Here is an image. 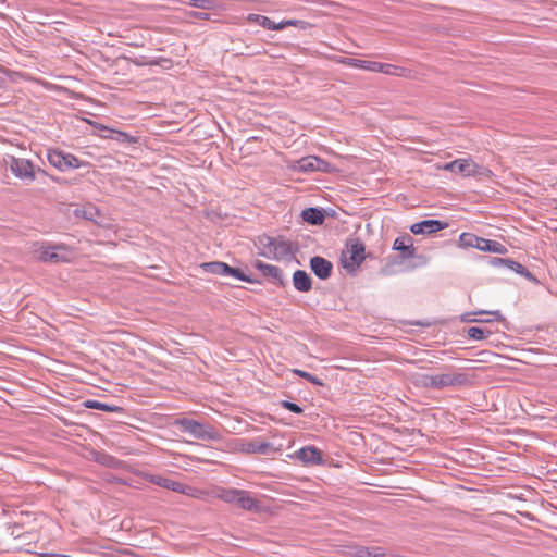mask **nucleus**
Returning a JSON list of instances; mask_svg holds the SVG:
<instances>
[{
	"label": "nucleus",
	"mask_w": 557,
	"mask_h": 557,
	"mask_svg": "<svg viewBox=\"0 0 557 557\" xmlns=\"http://www.w3.org/2000/svg\"><path fill=\"white\" fill-rule=\"evenodd\" d=\"M419 386L425 388H444L453 386H461L468 383V377L463 373L445 372L433 374H420L416 379Z\"/></svg>",
	"instance_id": "1"
},
{
	"label": "nucleus",
	"mask_w": 557,
	"mask_h": 557,
	"mask_svg": "<svg viewBox=\"0 0 557 557\" xmlns=\"http://www.w3.org/2000/svg\"><path fill=\"white\" fill-rule=\"evenodd\" d=\"M437 170L456 172L465 177L490 176L491 171L480 166L471 158L456 159L446 164H436Z\"/></svg>",
	"instance_id": "2"
},
{
	"label": "nucleus",
	"mask_w": 557,
	"mask_h": 557,
	"mask_svg": "<svg viewBox=\"0 0 557 557\" xmlns=\"http://www.w3.org/2000/svg\"><path fill=\"white\" fill-rule=\"evenodd\" d=\"M287 168L294 172H324L330 173L335 171V168L326 162L325 160L317 157V156H307L296 161H290L287 163Z\"/></svg>",
	"instance_id": "3"
},
{
	"label": "nucleus",
	"mask_w": 557,
	"mask_h": 557,
	"mask_svg": "<svg viewBox=\"0 0 557 557\" xmlns=\"http://www.w3.org/2000/svg\"><path fill=\"white\" fill-rule=\"evenodd\" d=\"M47 159L50 165L61 172L79 169L88 164L87 162L79 160L74 154L64 152L60 149H48Z\"/></svg>",
	"instance_id": "4"
},
{
	"label": "nucleus",
	"mask_w": 557,
	"mask_h": 557,
	"mask_svg": "<svg viewBox=\"0 0 557 557\" xmlns=\"http://www.w3.org/2000/svg\"><path fill=\"white\" fill-rule=\"evenodd\" d=\"M364 260V245L358 239L347 243L342 252L341 262L344 269L354 272Z\"/></svg>",
	"instance_id": "5"
},
{
	"label": "nucleus",
	"mask_w": 557,
	"mask_h": 557,
	"mask_svg": "<svg viewBox=\"0 0 557 557\" xmlns=\"http://www.w3.org/2000/svg\"><path fill=\"white\" fill-rule=\"evenodd\" d=\"M7 164L15 177L26 182L35 181L36 173L40 172V169L36 170L34 163L25 158L10 156L7 160Z\"/></svg>",
	"instance_id": "6"
},
{
	"label": "nucleus",
	"mask_w": 557,
	"mask_h": 557,
	"mask_svg": "<svg viewBox=\"0 0 557 557\" xmlns=\"http://www.w3.org/2000/svg\"><path fill=\"white\" fill-rule=\"evenodd\" d=\"M263 256L277 261L289 260L293 257L292 243L283 238L267 237Z\"/></svg>",
	"instance_id": "7"
},
{
	"label": "nucleus",
	"mask_w": 557,
	"mask_h": 557,
	"mask_svg": "<svg viewBox=\"0 0 557 557\" xmlns=\"http://www.w3.org/2000/svg\"><path fill=\"white\" fill-rule=\"evenodd\" d=\"M37 253L42 262H71L73 258L71 249L65 245L41 246Z\"/></svg>",
	"instance_id": "8"
},
{
	"label": "nucleus",
	"mask_w": 557,
	"mask_h": 557,
	"mask_svg": "<svg viewBox=\"0 0 557 557\" xmlns=\"http://www.w3.org/2000/svg\"><path fill=\"white\" fill-rule=\"evenodd\" d=\"M176 425L181 428L183 432L189 433L196 438L200 440H218L220 438L219 433L212 429L207 428L203 424L191 420V419H181L175 422Z\"/></svg>",
	"instance_id": "9"
},
{
	"label": "nucleus",
	"mask_w": 557,
	"mask_h": 557,
	"mask_svg": "<svg viewBox=\"0 0 557 557\" xmlns=\"http://www.w3.org/2000/svg\"><path fill=\"white\" fill-rule=\"evenodd\" d=\"M294 457L300 460L305 466L322 465L323 456L319 448L312 445L298 449Z\"/></svg>",
	"instance_id": "10"
},
{
	"label": "nucleus",
	"mask_w": 557,
	"mask_h": 557,
	"mask_svg": "<svg viewBox=\"0 0 557 557\" xmlns=\"http://www.w3.org/2000/svg\"><path fill=\"white\" fill-rule=\"evenodd\" d=\"M393 249L398 251L403 259H411L416 255L413 239L408 234L397 237L393 243Z\"/></svg>",
	"instance_id": "11"
},
{
	"label": "nucleus",
	"mask_w": 557,
	"mask_h": 557,
	"mask_svg": "<svg viewBox=\"0 0 557 557\" xmlns=\"http://www.w3.org/2000/svg\"><path fill=\"white\" fill-rule=\"evenodd\" d=\"M446 227L445 223L438 220H424L410 226L413 234H432Z\"/></svg>",
	"instance_id": "12"
},
{
	"label": "nucleus",
	"mask_w": 557,
	"mask_h": 557,
	"mask_svg": "<svg viewBox=\"0 0 557 557\" xmlns=\"http://www.w3.org/2000/svg\"><path fill=\"white\" fill-rule=\"evenodd\" d=\"M310 267L313 273L322 280H325L331 275L332 263L322 257L311 258Z\"/></svg>",
	"instance_id": "13"
},
{
	"label": "nucleus",
	"mask_w": 557,
	"mask_h": 557,
	"mask_svg": "<svg viewBox=\"0 0 557 557\" xmlns=\"http://www.w3.org/2000/svg\"><path fill=\"white\" fill-rule=\"evenodd\" d=\"M227 447L233 453L252 455L256 454V440L235 438Z\"/></svg>",
	"instance_id": "14"
},
{
	"label": "nucleus",
	"mask_w": 557,
	"mask_h": 557,
	"mask_svg": "<svg viewBox=\"0 0 557 557\" xmlns=\"http://www.w3.org/2000/svg\"><path fill=\"white\" fill-rule=\"evenodd\" d=\"M236 505L248 511H259L261 510V504L259 500L253 498L247 491L240 490Z\"/></svg>",
	"instance_id": "15"
},
{
	"label": "nucleus",
	"mask_w": 557,
	"mask_h": 557,
	"mask_svg": "<svg viewBox=\"0 0 557 557\" xmlns=\"http://www.w3.org/2000/svg\"><path fill=\"white\" fill-rule=\"evenodd\" d=\"M248 24H256L268 30H282V26L275 23L270 17L261 14H248L246 17Z\"/></svg>",
	"instance_id": "16"
},
{
	"label": "nucleus",
	"mask_w": 557,
	"mask_h": 557,
	"mask_svg": "<svg viewBox=\"0 0 557 557\" xmlns=\"http://www.w3.org/2000/svg\"><path fill=\"white\" fill-rule=\"evenodd\" d=\"M253 267L258 269L262 275L270 277L275 283H282V271L276 265L264 263L260 260H257L253 263Z\"/></svg>",
	"instance_id": "17"
},
{
	"label": "nucleus",
	"mask_w": 557,
	"mask_h": 557,
	"mask_svg": "<svg viewBox=\"0 0 557 557\" xmlns=\"http://www.w3.org/2000/svg\"><path fill=\"white\" fill-rule=\"evenodd\" d=\"M476 249H479L481 251H487V252H493V253H498V255L507 253V248L499 242L486 239V238H482V237H480Z\"/></svg>",
	"instance_id": "18"
},
{
	"label": "nucleus",
	"mask_w": 557,
	"mask_h": 557,
	"mask_svg": "<svg viewBox=\"0 0 557 557\" xmlns=\"http://www.w3.org/2000/svg\"><path fill=\"white\" fill-rule=\"evenodd\" d=\"M294 287L299 292H309L311 289V278L307 272L297 270L293 274Z\"/></svg>",
	"instance_id": "19"
},
{
	"label": "nucleus",
	"mask_w": 557,
	"mask_h": 557,
	"mask_svg": "<svg viewBox=\"0 0 557 557\" xmlns=\"http://www.w3.org/2000/svg\"><path fill=\"white\" fill-rule=\"evenodd\" d=\"M145 478L149 482H151L156 485H159L161 487L171 490L173 492L178 493L180 487H181V482L174 481V480L165 478V476L147 474Z\"/></svg>",
	"instance_id": "20"
},
{
	"label": "nucleus",
	"mask_w": 557,
	"mask_h": 557,
	"mask_svg": "<svg viewBox=\"0 0 557 557\" xmlns=\"http://www.w3.org/2000/svg\"><path fill=\"white\" fill-rule=\"evenodd\" d=\"M239 491L240 490L218 486L213 490L212 494L214 497L225 503L236 504Z\"/></svg>",
	"instance_id": "21"
},
{
	"label": "nucleus",
	"mask_w": 557,
	"mask_h": 557,
	"mask_svg": "<svg viewBox=\"0 0 557 557\" xmlns=\"http://www.w3.org/2000/svg\"><path fill=\"white\" fill-rule=\"evenodd\" d=\"M382 74L388 75V76H396V77H403V78H409L411 77V71L399 65H394L389 63H383L382 65Z\"/></svg>",
	"instance_id": "22"
},
{
	"label": "nucleus",
	"mask_w": 557,
	"mask_h": 557,
	"mask_svg": "<svg viewBox=\"0 0 557 557\" xmlns=\"http://www.w3.org/2000/svg\"><path fill=\"white\" fill-rule=\"evenodd\" d=\"M283 449L282 445H275L274 443L263 441V440H256V454L260 455H268L271 453H281Z\"/></svg>",
	"instance_id": "23"
},
{
	"label": "nucleus",
	"mask_w": 557,
	"mask_h": 557,
	"mask_svg": "<svg viewBox=\"0 0 557 557\" xmlns=\"http://www.w3.org/2000/svg\"><path fill=\"white\" fill-rule=\"evenodd\" d=\"M178 493L187 495L189 497L196 498V499H205L207 496H209V492L205 490H200L197 487H193L186 484L181 483V487Z\"/></svg>",
	"instance_id": "24"
},
{
	"label": "nucleus",
	"mask_w": 557,
	"mask_h": 557,
	"mask_svg": "<svg viewBox=\"0 0 557 557\" xmlns=\"http://www.w3.org/2000/svg\"><path fill=\"white\" fill-rule=\"evenodd\" d=\"M84 406L86 408L98 409V410H102V411H107V412H121L122 411V408L119 406H111V405H108L106 403H101L98 400H86L84 403Z\"/></svg>",
	"instance_id": "25"
},
{
	"label": "nucleus",
	"mask_w": 557,
	"mask_h": 557,
	"mask_svg": "<svg viewBox=\"0 0 557 557\" xmlns=\"http://www.w3.org/2000/svg\"><path fill=\"white\" fill-rule=\"evenodd\" d=\"M302 219L311 224H321L323 222V214L320 210L309 208L302 211Z\"/></svg>",
	"instance_id": "26"
},
{
	"label": "nucleus",
	"mask_w": 557,
	"mask_h": 557,
	"mask_svg": "<svg viewBox=\"0 0 557 557\" xmlns=\"http://www.w3.org/2000/svg\"><path fill=\"white\" fill-rule=\"evenodd\" d=\"M480 237L471 233H462L459 236V246L462 248H476Z\"/></svg>",
	"instance_id": "27"
},
{
	"label": "nucleus",
	"mask_w": 557,
	"mask_h": 557,
	"mask_svg": "<svg viewBox=\"0 0 557 557\" xmlns=\"http://www.w3.org/2000/svg\"><path fill=\"white\" fill-rule=\"evenodd\" d=\"M201 267L205 269V271L218 275H225V270L227 269V264L220 261L207 262Z\"/></svg>",
	"instance_id": "28"
},
{
	"label": "nucleus",
	"mask_w": 557,
	"mask_h": 557,
	"mask_svg": "<svg viewBox=\"0 0 557 557\" xmlns=\"http://www.w3.org/2000/svg\"><path fill=\"white\" fill-rule=\"evenodd\" d=\"M110 133L114 134V136H102L103 138H111L117 141L127 143V144H136L137 138L134 136H131L129 134L122 132V131H115L110 129Z\"/></svg>",
	"instance_id": "29"
},
{
	"label": "nucleus",
	"mask_w": 557,
	"mask_h": 557,
	"mask_svg": "<svg viewBox=\"0 0 557 557\" xmlns=\"http://www.w3.org/2000/svg\"><path fill=\"white\" fill-rule=\"evenodd\" d=\"M330 59L343 65L363 70L364 60L339 57H331Z\"/></svg>",
	"instance_id": "30"
},
{
	"label": "nucleus",
	"mask_w": 557,
	"mask_h": 557,
	"mask_svg": "<svg viewBox=\"0 0 557 557\" xmlns=\"http://www.w3.org/2000/svg\"><path fill=\"white\" fill-rule=\"evenodd\" d=\"M278 25L282 26V29H284L287 26H294L299 29H307V28L312 27V24H310L306 21H301V20H286V21L278 22Z\"/></svg>",
	"instance_id": "31"
},
{
	"label": "nucleus",
	"mask_w": 557,
	"mask_h": 557,
	"mask_svg": "<svg viewBox=\"0 0 557 557\" xmlns=\"http://www.w3.org/2000/svg\"><path fill=\"white\" fill-rule=\"evenodd\" d=\"M467 334L471 339L480 341L486 338L491 332L481 327L472 326L468 329Z\"/></svg>",
	"instance_id": "32"
},
{
	"label": "nucleus",
	"mask_w": 557,
	"mask_h": 557,
	"mask_svg": "<svg viewBox=\"0 0 557 557\" xmlns=\"http://www.w3.org/2000/svg\"><path fill=\"white\" fill-rule=\"evenodd\" d=\"M292 372L305 380H307L308 382L312 383L313 385H317V386H323V382L318 379L317 376L310 374L309 372H306V371H302L300 369H293Z\"/></svg>",
	"instance_id": "33"
},
{
	"label": "nucleus",
	"mask_w": 557,
	"mask_h": 557,
	"mask_svg": "<svg viewBox=\"0 0 557 557\" xmlns=\"http://www.w3.org/2000/svg\"><path fill=\"white\" fill-rule=\"evenodd\" d=\"M186 4L203 10H211L214 8L213 2L210 0H187Z\"/></svg>",
	"instance_id": "34"
},
{
	"label": "nucleus",
	"mask_w": 557,
	"mask_h": 557,
	"mask_svg": "<svg viewBox=\"0 0 557 557\" xmlns=\"http://www.w3.org/2000/svg\"><path fill=\"white\" fill-rule=\"evenodd\" d=\"M4 78H5V82L10 81V82H13V83H17L21 79H24V81H30L32 79L28 75H26L24 73H21V72H10V71H7V74H4Z\"/></svg>",
	"instance_id": "35"
},
{
	"label": "nucleus",
	"mask_w": 557,
	"mask_h": 557,
	"mask_svg": "<svg viewBox=\"0 0 557 557\" xmlns=\"http://www.w3.org/2000/svg\"><path fill=\"white\" fill-rule=\"evenodd\" d=\"M225 275L234 276L244 282H251V280L248 276H246L239 269L230 267L228 264L227 269L225 270Z\"/></svg>",
	"instance_id": "36"
},
{
	"label": "nucleus",
	"mask_w": 557,
	"mask_h": 557,
	"mask_svg": "<svg viewBox=\"0 0 557 557\" xmlns=\"http://www.w3.org/2000/svg\"><path fill=\"white\" fill-rule=\"evenodd\" d=\"M496 262L505 263L508 268L515 270L518 273H522L524 268L519 263L510 259H495Z\"/></svg>",
	"instance_id": "37"
},
{
	"label": "nucleus",
	"mask_w": 557,
	"mask_h": 557,
	"mask_svg": "<svg viewBox=\"0 0 557 557\" xmlns=\"http://www.w3.org/2000/svg\"><path fill=\"white\" fill-rule=\"evenodd\" d=\"M382 65H383V63H382V62H376V61H367V60H364L363 70H364V71H369V72L381 73V71H382Z\"/></svg>",
	"instance_id": "38"
},
{
	"label": "nucleus",
	"mask_w": 557,
	"mask_h": 557,
	"mask_svg": "<svg viewBox=\"0 0 557 557\" xmlns=\"http://www.w3.org/2000/svg\"><path fill=\"white\" fill-rule=\"evenodd\" d=\"M282 407L294 412V413H302V408L300 406H298L297 404L295 403H292V401H288V400H283L281 403Z\"/></svg>",
	"instance_id": "39"
},
{
	"label": "nucleus",
	"mask_w": 557,
	"mask_h": 557,
	"mask_svg": "<svg viewBox=\"0 0 557 557\" xmlns=\"http://www.w3.org/2000/svg\"><path fill=\"white\" fill-rule=\"evenodd\" d=\"M359 557H384L383 553L374 552L372 553L369 548H361L358 553Z\"/></svg>",
	"instance_id": "40"
},
{
	"label": "nucleus",
	"mask_w": 557,
	"mask_h": 557,
	"mask_svg": "<svg viewBox=\"0 0 557 557\" xmlns=\"http://www.w3.org/2000/svg\"><path fill=\"white\" fill-rule=\"evenodd\" d=\"M474 314H486V315H491L492 317V321L495 320V321H503L504 318L502 315V313L498 311V310H494V311H480V312H475Z\"/></svg>",
	"instance_id": "41"
},
{
	"label": "nucleus",
	"mask_w": 557,
	"mask_h": 557,
	"mask_svg": "<svg viewBox=\"0 0 557 557\" xmlns=\"http://www.w3.org/2000/svg\"><path fill=\"white\" fill-rule=\"evenodd\" d=\"M472 313H466L462 317V321L465 322H491V319H484V317H481V319L472 318Z\"/></svg>",
	"instance_id": "42"
},
{
	"label": "nucleus",
	"mask_w": 557,
	"mask_h": 557,
	"mask_svg": "<svg viewBox=\"0 0 557 557\" xmlns=\"http://www.w3.org/2000/svg\"><path fill=\"white\" fill-rule=\"evenodd\" d=\"M4 74H7V70L0 69V87L5 83Z\"/></svg>",
	"instance_id": "43"
},
{
	"label": "nucleus",
	"mask_w": 557,
	"mask_h": 557,
	"mask_svg": "<svg viewBox=\"0 0 557 557\" xmlns=\"http://www.w3.org/2000/svg\"><path fill=\"white\" fill-rule=\"evenodd\" d=\"M92 125H94L96 128L101 129V131H108V132H110V129H111V128H109V127H107V126H104V125H102V124H98V123H95V124H92Z\"/></svg>",
	"instance_id": "44"
},
{
	"label": "nucleus",
	"mask_w": 557,
	"mask_h": 557,
	"mask_svg": "<svg viewBox=\"0 0 557 557\" xmlns=\"http://www.w3.org/2000/svg\"><path fill=\"white\" fill-rule=\"evenodd\" d=\"M193 16L199 17V18H208V15L206 13H193Z\"/></svg>",
	"instance_id": "45"
},
{
	"label": "nucleus",
	"mask_w": 557,
	"mask_h": 557,
	"mask_svg": "<svg viewBox=\"0 0 557 557\" xmlns=\"http://www.w3.org/2000/svg\"><path fill=\"white\" fill-rule=\"evenodd\" d=\"M84 216H85V218H90V216H92V213H89V212L84 211Z\"/></svg>",
	"instance_id": "46"
},
{
	"label": "nucleus",
	"mask_w": 557,
	"mask_h": 557,
	"mask_svg": "<svg viewBox=\"0 0 557 557\" xmlns=\"http://www.w3.org/2000/svg\"><path fill=\"white\" fill-rule=\"evenodd\" d=\"M84 216H85V218H90V216H92V213H89V212L84 211Z\"/></svg>",
	"instance_id": "47"
},
{
	"label": "nucleus",
	"mask_w": 557,
	"mask_h": 557,
	"mask_svg": "<svg viewBox=\"0 0 557 557\" xmlns=\"http://www.w3.org/2000/svg\"><path fill=\"white\" fill-rule=\"evenodd\" d=\"M84 216H85V218H90V216H92V213H89V212L84 211Z\"/></svg>",
	"instance_id": "48"
},
{
	"label": "nucleus",
	"mask_w": 557,
	"mask_h": 557,
	"mask_svg": "<svg viewBox=\"0 0 557 557\" xmlns=\"http://www.w3.org/2000/svg\"><path fill=\"white\" fill-rule=\"evenodd\" d=\"M35 81H36L37 83H40L42 86H46V85H47L46 83L40 82V81H38V79H35Z\"/></svg>",
	"instance_id": "49"
},
{
	"label": "nucleus",
	"mask_w": 557,
	"mask_h": 557,
	"mask_svg": "<svg viewBox=\"0 0 557 557\" xmlns=\"http://www.w3.org/2000/svg\"><path fill=\"white\" fill-rule=\"evenodd\" d=\"M106 136H114V134H112V133H107V135H106Z\"/></svg>",
	"instance_id": "50"
}]
</instances>
